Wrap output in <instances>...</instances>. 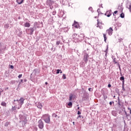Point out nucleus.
<instances>
[{
    "label": "nucleus",
    "instance_id": "nucleus-1",
    "mask_svg": "<svg viewBox=\"0 0 131 131\" xmlns=\"http://www.w3.org/2000/svg\"><path fill=\"white\" fill-rule=\"evenodd\" d=\"M72 36L75 42H80L84 39V34H80V35L74 34Z\"/></svg>",
    "mask_w": 131,
    "mask_h": 131
},
{
    "label": "nucleus",
    "instance_id": "nucleus-2",
    "mask_svg": "<svg viewBox=\"0 0 131 131\" xmlns=\"http://www.w3.org/2000/svg\"><path fill=\"white\" fill-rule=\"evenodd\" d=\"M24 98L21 97L19 99L14 100L13 101V105L16 106L17 109H20L21 107H22V105L23 104H24Z\"/></svg>",
    "mask_w": 131,
    "mask_h": 131
},
{
    "label": "nucleus",
    "instance_id": "nucleus-3",
    "mask_svg": "<svg viewBox=\"0 0 131 131\" xmlns=\"http://www.w3.org/2000/svg\"><path fill=\"white\" fill-rule=\"evenodd\" d=\"M41 118V119H42V120L45 121L46 123H48V124H50V123H51V118L50 115H43Z\"/></svg>",
    "mask_w": 131,
    "mask_h": 131
},
{
    "label": "nucleus",
    "instance_id": "nucleus-4",
    "mask_svg": "<svg viewBox=\"0 0 131 131\" xmlns=\"http://www.w3.org/2000/svg\"><path fill=\"white\" fill-rule=\"evenodd\" d=\"M38 126L39 128H40V129H42V128H43V126H44L43 122L42 121V120H41V119H40L38 121Z\"/></svg>",
    "mask_w": 131,
    "mask_h": 131
},
{
    "label": "nucleus",
    "instance_id": "nucleus-5",
    "mask_svg": "<svg viewBox=\"0 0 131 131\" xmlns=\"http://www.w3.org/2000/svg\"><path fill=\"white\" fill-rule=\"evenodd\" d=\"M33 73L35 75H36L37 74H38L39 73V70H38V69H35L33 71V73L31 74V75H30V80H32V74H33Z\"/></svg>",
    "mask_w": 131,
    "mask_h": 131
},
{
    "label": "nucleus",
    "instance_id": "nucleus-6",
    "mask_svg": "<svg viewBox=\"0 0 131 131\" xmlns=\"http://www.w3.org/2000/svg\"><path fill=\"white\" fill-rule=\"evenodd\" d=\"M89 57H90V55H89V54L85 53L84 54V57H83V61H84V63H85V64H86V63H88V58H89Z\"/></svg>",
    "mask_w": 131,
    "mask_h": 131
},
{
    "label": "nucleus",
    "instance_id": "nucleus-7",
    "mask_svg": "<svg viewBox=\"0 0 131 131\" xmlns=\"http://www.w3.org/2000/svg\"><path fill=\"white\" fill-rule=\"evenodd\" d=\"M35 28H34V27H33V28L31 27V28H30V29L26 30V31H28L31 35H32V34H33V32H34Z\"/></svg>",
    "mask_w": 131,
    "mask_h": 131
},
{
    "label": "nucleus",
    "instance_id": "nucleus-8",
    "mask_svg": "<svg viewBox=\"0 0 131 131\" xmlns=\"http://www.w3.org/2000/svg\"><path fill=\"white\" fill-rule=\"evenodd\" d=\"M112 58L113 60L114 64H116L117 65H118V66H119V69H120V65H119V62L117 61V60L116 59V58H114V56H112Z\"/></svg>",
    "mask_w": 131,
    "mask_h": 131
},
{
    "label": "nucleus",
    "instance_id": "nucleus-9",
    "mask_svg": "<svg viewBox=\"0 0 131 131\" xmlns=\"http://www.w3.org/2000/svg\"><path fill=\"white\" fill-rule=\"evenodd\" d=\"M73 27H75V28H79V29H80L81 28L78 23L75 21H74V24L73 25Z\"/></svg>",
    "mask_w": 131,
    "mask_h": 131
},
{
    "label": "nucleus",
    "instance_id": "nucleus-10",
    "mask_svg": "<svg viewBox=\"0 0 131 131\" xmlns=\"http://www.w3.org/2000/svg\"><path fill=\"white\" fill-rule=\"evenodd\" d=\"M112 15V10H110L106 11V12L105 13V16H106L107 17H110Z\"/></svg>",
    "mask_w": 131,
    "mask_h": 131
},
{
    "label": "nucleus",
    "instance_id": "nucleus-11",
    "mask_svg": "<svg viewBox=\"0 0 131 131\" xmlns=\"http://www.w3.org/2000/svg\"><path fill=\"white\" fill-rule=\"evenodd\" d=\"M106 32L108 33V35H112V32H113V29L111 27L109 29L106 30Z\"/></svg>",
    "mask_w": 131,
    "mask_h": 131
},
{
    "label": "nucleus",
    "instance_id": "nucleus-12",
    "mask_svg": "<svg viewBox=\"0 0 131 131\" xmlns=\"http://www.w3.org/2000/svg\"><path fill=\"white\" fill-rule=\"evenodd\" d=\"M47 6H49V7H52L53 4H54V2L51 0H48L46 3Z\"/></svg>",
    "mask_w": 131,
    "mask_h": 131
},
{
    "label": "nucleus",
    "instance_id": "nucleus-13",
    "mask_svg": "<svg viewBox=\"0 0 131 131\" xmlns=\"http://www.w3.org/2000/svg\"><path fill=\"white\" fill-rule=\"evenodd\" d=\"M89 94L87 93H84L83 95V100H88V98H89Z\"/></svg>",
    "mask_w": 131,
    "mask_h": 131
},
{
    "label": "nucleus",
    "instance_id": "nucleus-14",
    "mask_svg": "<svg viewBox=\"0 0 131 131\" xmlns=\"http://www.w3.org/2000/svg\"><path fill=\"white\" fill-rule=\"evenodd\" d=\"M37 107L39 109H41L42 108V104L40 102H38L37 104Z\"/></svg>",
    "mask_w": 131,
    "mask_h": 131
},
{
    "label": "nucleus",
    "instance_id": "nucleus-15",
    "mask_svg": "<svg viewBox=\"0 0 131 131\" xmlns=\"http://www.w3.org/2000/svg\"><path fill=\"white\" fill-rule=\"evenodd\" d=\"M23 2H24V0H16V3H17L18 5L23 4Z\"/></svg>",
    "mask_w": 131,
    "mask_h": 131
},
{
    "label": "nucleus",
    "instance_id": "nucleus-16",
    "mask_svg": "<svg viewBox=\"0 0 131 131\" xmlns=\"http://www.w3.org/2000/svg\"><path fill=\"white\" fill-rule=\"evenodd\" d=\"M73 99V94H71L69 96V101H72Z\"/></svg>",
    "mask_w": 131,
    "mask_h": 131
},
{
    "label": "nucleus",
    "instance_id": "nucleus-17",
    "mask_svg": "<svg viewBox=\"0 0 131 131\" xmlns=\"http://www.w3.org/2000/svg\"><path fill=\"white\" fill-rule=\"evenodd\" d=\"M24 26L25 27H29L30 26V24H29V23H26L24 24Z\"/></svg>",
    "mask_w": 131,
    "mask_h": 131
},
{
    "label": "nucleus",
    "instance_id": "nucleus-18",
    "mask_svg": "<svg viewBox=\"0 0 131 131\" xmlns=\"http://www.w3.org/2000/svg\"><path fill=\"white\" fill-rule=\"evenodd\" d=\"M103 37H104L105 42H106V41H107V36H106V34H103Z\"/></svg>",
    "mask_w": 131,
    "mask_h": 131
},
{
    "label": "nucleus",
    "instance_id": "nucleus-19",
    "mask_svg": "<svg viewBox=\"0 0 131 131\" xmlns=\"http://www.w3.org/2000/svg\"><path fill=\"white\" fill-rule=\"evenodd\" d=\"M68 105L69 106L70 108L72 107V102L70 101L68 103Z\"/></svg>",
    "mask_w": 131,
    "mask_h": 131
},
{
    "label": "nucleus",
    "instance_id": "nucleus-20",
    "mask_svg": "<svg viewBox=\"0 0 131 131\" xmlns=\"http://www.w3.org/2000/svg\"><path fill=\"white\" fill-rule=\"evenodd\" d=\"M1 105H2V106H4V107H6V106H7V103L6 102H5V101H3L1 103Z\"/></svg>",
    "mask_w": 131,
    "mask_h": 131
},
{
    "label": "nucleus",
    "instance_id": "nucleus-21",
    "mask_svg": "<svg viewBox=\"0 0 131 131\" xmlns=\"http://www.w3.org/2000/svg\"><path fill=\"white\" fill-rule=\"evenodd\" d=\"M99 24H102V22L99 21V19H97V26H96V27H99V28H100V27L99 26Z\"/></svg>",
    "mask_w": 131,
    "mask_h": 131
},
{
    "label": "nucleus",
    "instance_id": "nucleus-22",
    "mask_svg": "<svg viewBox=\"0 0 131 131\" xmlns=\"http://www.w3.org/2000/svg\"><path fill=\"white\" fill-rule=\"evenodd\" d=\"M120 80H121V81H124V76H122L120 77Z\"/></svg>",
    "mask_w": 131,
    "mask_h": 131
},
{
    "label": "nucleus",
    "instance_id": "nucleus-23",
    "mask_svg": "<svg viewBox=\"0 0 131 131\" xmlns=\"http://www.w3.org/2000/svg\"><path fill=\"white\" fill-rule=\"evenodd\" d=\"M112 114H113V115L114 116H116V112L115 111H113L112 112Z\"/></svg>",
    "mask_w": 131,
    "mask_h": 131
},
{
    "label": "nucleus",
    "instance_id": "nucleus-24",
    "mask_svg": "<svg viewBox=\"0 0 131 131\" xmlns=\"http://www.w3.org/2000/svg\"><path fill=\"white\" fill-rule=\"evenodd\" d=\"M18 108V106H17V107H16V105H14V106H12V111H15V110H16V108Z\"/></svg>",
    "mask_w": 131,
    "mask_h": 131
},
{
    "label": "nucleus",
    "instance_id": "nucleus-25",
    "mask_svg": "<svg viewBox=\"0 0 131 131\" xmlns=\"http://www.w3.org/2000/svg\"><path fill=\"white\" fill-rule=\"evenodd\" d=\"M126 117L127 118V119H128V117L131 119V116L129 114H127V115H126Z\"/></svg>",
    "mask_w": 131,
    "mask_h": 131
},
{
    "label": "nucleus",
    "instance_id": "nucleus-26",
    "mask_svg": "<svg viewBox=\"0 0 131 131\" xmlns=\"http://www.w3.org/2000/svg\"><path fill=\"white\" fill-rule=\"evenodd\" d=\"M9 124H10V122H7L6 123H5L4 126L6 127H8L9 126Z\"/></svg>",
    "mask_w": 131,
    "mask_h": 131
},
{
    "label": "nucleus",
    "instance_id": "nucleus-27",
    "mask_svg": "<svg viewBox=\"0 0 131 131\" xmlns=\"http://www.w3.org/2000/svg\"><path fill=\"white\" fill-rule=\"evenodd\" d=\"M62 42L61 41H56V46H59V45H61Z\"/></svg>",
    "mask_w": 131,
    "mask_h": 131
},
{
    "label": "nucleus",
    "instance_id": "nucleus-28",
    "mask_svg": "<svg viewBox=\"0 0 131 131\" xmlns=\"http://www.w3.org/2000/svg\"><path fill=\"white\" fill-rule=\"evenodd\" d=\"M4 27H5V28L8 29V28H9V27H10V25H9V24H6V25H5L4 26Z\"/></svg>",
    "mask_w": 131,
    "mask_h": 131
},
{
    "label": "nucleus",
    "instance_id": "nucleus-29",
    "mask_svg": "<svg viewBox=\"0 0 131 131\" xmlns=\"http://www.w3.org/2000/svg\"><path fill=\"white\" fill-rule=\"evenodd\" d=\"M120 17H121V18H124V13H121Z\"/></svg>",
    "mask_w": 131,
    "mask_h": 131
},
{
    "label": "nucleus",
    "instance_id": "nucleus-30",
    "mask_svg": "<svg viewBox=\"0 0 131 131\" xmlns=\"http://www.w3.org/2000/svg\"><path fill=\"white\" fill-rule=\"evenodd\" d=\"M118 104L119 106H121V101H120V100L119 99V98H118Z\"/></svg>",
    "mask_w": 131,
    "mask_h": 131
},
{
    "label": "nucleus",
    "instance_id": "nucleus-31",
    "mask_svg": "<svg viewBox=\"0 0 131 131\" xmlns=\"http://www.w3.org/2000/svg\"><path fill=\"white\" fill-rule=\"evenodd\" d=\"M61 71V70L59 69H57L56 70V74H59V73H60V72Z\"/></svg>",
    "mask_w": 131,
    "mask_h": 131
},
{
    "label": "nucleus",
    "instance_id": "nucleus-32",
    "mask_svg": "<svg viewBox=\"0 0 131 131\" xmlns=\"http://www.w3.org/2000/svg\"><path fill=\"white\" fill-rule=\"evenodd\" d=\"M109 104H110V106H112L113 104V105H114V101H110Z\"/></svg>",
    "mask_w": 131,
    "mask_h": 131
},
{
    "label": "nucleus",
    "instance_id": "nucleus-33",
    "mask_svg": "<svg viewBox=\"0 0 131 131\" xmlns=\"http://www.w3.org/2000/svg\"><path fill=\"white\" fill-rule=\"evenodd\" d=\"M62 78L63 79H66V75H65V74L62 75Z\"/></svg>",
    "mask_w": 131,
    "mask_h": 131
},
{
    "label": "nucleus",
    "instance_id": "nucleus-34",
    "mask_svg": "<svg viewBox=\"0 0 131 131\" xmlns=\"http://www.w3.org/2000/svg\"><path fill=\"white\" fill-rule=\"evenodd\" d=\"M10 82H11V83L12 84H14V83H16V81H15V80H11V81H10Z\"/></svg>",
    "mask_w": 131,
    "mask_h": 131
},
{
    "label": "nucleus",
    "instance_id": "nucleus-35",
    "mask_svg": "<svg viewBox=\"0 0 131 131\" xmlns=\"http://www.w3.org/2000/svg\"><path fill=\"white\" fill-rule=\"evenodd\" d=\"M105 53H106L105 56H106L107 53H108V46H107V48H106V50L105 51Z\"/></svg>",
    "mask_w": 131,
    "mask_h": 131
},
{
    "label": "nucleus",
    "instance_id": "nucleus-36",
    "mask_svg": "<svg viewBox=\"0 0 131 131\" xmlns=\"http://www.w3.org/2000/svg\"><path fill=\"white\" fill-rule=\"evenodd\" d=\"M117 25H118V27H121V23H117Z\"/></svg>",
    "mask_w": 131,
    "mask_h": 131
},
{
    "label": "nucleus",
    "instance_id": "nucleus-37",
    "mask_svg": "<svg viewBox=\"0 0 131 131\" xmlns=\"http://www.w3.org/2000/svg\"><path fill=\"white\" fill-rule=\"evenodd\" d=\"M103 97H104V100H106V99H107V98H108V96H107L105 94H103Z\"/></svg>",
    "mask_w": 131,
    "mask_h": 131
},
{
    "label": "nucleus",
    "instance_id": "nucleus-38",
    "mask_svg": "<svg viewBox=\"0 0 131 131\" xmlns=\"http://www.w3.org/2000/svg\"><path fill=\"white\" fill-rule=\"evenodd\" d=\"M52 116H53V117H57V116H58V115H57V114H56L55 113H53V114H52Z\"/></svg>",
    "mask_w": 131,
    "mask_h": 131
},
{
    "label": "nucleus",
    "instance_id": "nucleus-39",
    "mask_svg": "<svg viewBox=\"0 0 131 131\" xmlns=\"http://www.w3.org/2000/svg\"><path fill=\"white\" fill-rule=\"evenodd\" d=\"M4 49H2L0 48V54H4V51H3Z\"/></svg>",
    "mask_w": 131,
    "mask_h": 131
},
{
    "label": "nucleus",
    "instance_id": "nucleus-40",
    "mask_svg": "<svg viewBox=\"0 0 131 131\" xmlns=\"http://www.w3.org/2000/svg\"><path fill=\"white\" fill-rule=\"evenodd\" d=\"M122 40H123V38H119V42H121V41H122Z\"/></svg>",
    "mask_w": 131,
    "mask_h": 131
},
{
    "label": "nucleus",
    "instance_id": "nucleus-41",
    "mask_svg": "<svg viewBox=\"0 0 131 131\" xmlns=\"http://www.w3.org/2000/svg\"><path fill=\"white\" fill-rule=\"evenodd\" d=\"M117 13H118V11L117 10L115 11L113 13V15L114 16H115V15L114 14H117Z\"/></svg>",
    "mask_w": 131,
    "mask_h": 131
},
{
    "label": "nucleus",
    "instance_id": "nucleus-42",
    "mask_svg": "<svg viewBox=\"0 0 131 131\" xmlns=\"http://www.w3.org/2000/svg\"><path fill=\"white\" fill-rule=\"evenodd\" d=\"M89 10L91 11V12H92V11H93V7H89Z\"/></svg>",
    "mask_w": 131,
    "mask_h": 131
},
{
    "label": "nucleus",
    "instance_id": "nucleus-43",
    "mask_svg": "<svg viewBox=\"0 0 131 131\" xmlns=\"http://www.w3.org/2000/svg\"><path fill=\"white\" fill-rule=\"evenodd\" d=\"M10 68L11 69H14V66H13V65H10Z\"/></svg>",
    "mask_w": 131,
    "mask_h": 131
},
{
    "label": "nucleus",
    "instance_id": "nucleus-44",
    "mask_svg": "<svg viewBox=\"0 0 131 131\" xmlns=\"http://www.w3.org/2000/svg\"><path fill=\"white\" fill-rule=\"evenodd\" d=\"M3 92H4V90H1V91H0V98H1V97H2V93H3Z\"/></svg>",
    "mask_w": 131,
    "mask_h": 131
},
{
    "label": "nucleus",
    "instance_id": "nucleus-45",
    "mask_svg": "<svg viewBox=\"0 0 131 131\" xmlns=\"http://www.w3.org/2000/svg\"><path fill=\"white\" fill-rule=\"evenodd\" d=\"M77 114H78V115H80V114H81V112H80V111H78L77 112Z\"/></svg>",
    "mask_w": 131,
    "mask_h": 131
},
{
    "label": "nucleus",
    "instance_id": "nucleus-46",
    "mask_svg": "<svg viewBox=\"0 0 131 131\" xmlns=\"http://www.w3.org/2000/svg\"><path fill=\"white\" fill-rule=\"evenodd\" d=\"M1 50H3V52H5V51L6 50V47H5L3 48H2Z\"/></svg>",
    "mask_w": 131,
    "mask_h": 131
},
{
    "label": "nucleus",
    "instance_id": "nucleus-47",
    "mask_svg": "<svg viewBox=\"0 0 131 131\" xmlns=\"http://www.w3.org/2000/svg\"><path fill=\"white\" fill-rule=\"evenodd\" d=\"M122 90L123 92H125V88H124V86H122Z\"/></svg>",
    "mask_w": 131,
    "mask_h": 131
},
{
    "label": "nucleus",
    "instance_id": "nucleus-48",
    "mask_svg": "<svg viewBox=\"0 0 131 131\" xmlns=\"http://www.w3.org/2000/svg\"><path fill=\"white\" fill-rule=\"evenodd\" d=\"M18 78H21V77H22V74H19V75L18 76Z\"/></svg>",
    "mask_w": 131,
    "mask_h": 131
},
{
    "label": "nucleus",
    "instance_id": "nucleus-49",
    "mask_svg": "<svg viewBox=\"0 0 131 131\" xmlns=\"http://www.w3.org/2000/svg\"><path fill=\"white\" fill-rule=\"evenodd\" d=\"M56 11H53V12H52V15H56Z\"/></svg>",
    "mask_w": 131,
    "mask_h": 131
},
{
    "label": "nucleus",
    "instance_id": "nucleus-50",
    "mask_svg": "<svg viewBox=\"0 0 131 131\" xmlns=\"http://www.w3.org/2000/svg\"><path fill=\"white\" fill-rule=\"evenodd\" d=\"M124 113H125V115H127V113L126 112V111H125V110H124Z\"/></svg>",
    "mask_w": 131,
    "mask_h": 131
},
{
    "label": "nucleus",
    "instance_id": "nucleus-51",
    "mask_svg": "<svg viewBox=\"0 0 131 131\" xmlns=\"http://www.w3.org/2000/svg\"><path fill=\"white\" fill-rule=\"evenodd\" d=\"M122 86H124V81H122Z\"/></svg>",
    "mask_w": 131,
    "mask_h": 131
},
{
    "label": "nucleus",
    "instance_id": "nucleus-52",
    "mask_svg": "<svg viewBox=\"0 0 131 131\" xmlns=\"http://www.w3.org/2000/svg\"><path fill=\"white\" fill-rule=\"evenodd\" d=\"M103 4H101L99 5V8H103V6H102Z\"/></svg>",
    "mask_w": 131,
    "mask_h": 131
},
{
    "label": "nucleus",
    "instance_id": "nucleus-53",
    "mask_svg": "<svg viewBox=\"0 0 131 131\" xmlns=\"http://www.w3.org/2000/svg\"><path fill=\"white\" fill-rule=\"evenodd\" d=\"M129 10L130 12H131V5L129 6Z\"/></svg>",
    "mask_w": 131,
    "mask_h": 131
},
{
    "label": "nucleus",
    "instance_id": "nucleus-54",
    "mask_svg": "<svg viewBox=\"0 0 131 131\" xmlns=\"http://www.w3.org/2000/svg\"><path fill=\"white\" fill-rule=\"evenodd\" d=\"M108 88H111V84H108L107 85Z\"/></svg>",
    "mask_w": 131,
    "mask_h": 131
},
{
    "label": "nucleus",
    "instance_id": "nucleus-55",
    "mask_svg": "<svg viewBox=\"0 0 131 131\" xmlns=\"http://www.w3.org/2000/svg\"><path fill=\"white\" fill-rule=\"evenodd\" d=\"M79 117V118H81V115H79L78 116L77 119H78V118Z\"/></svg>",
    "mask_w": 131,
    "mask_h": 131
},
{
    "label": "nucleus",
    "instance_id": "nucleus-56",
    "mask_svg": "<svg viewBox=\"0 0 131 131\" xmlns=\"http://www.w3.org/2000/svg\"><path fill=\"white\" fill-rule=\"evenodd\" d=\"M24 81L25 82H26V81H27V80L26 79H24Z\"/></svg>",
    "mask_w": 131,
    "mask_h": 131
},
{
    "label": "nucleus",
    "instance_id": "nucleus-57",
    "mask_svg": "<svg viewBox=\"0 0 131 131\" xmlns=\"http://www.w3.org/2000/svg\"><path fill=\"white\" fill-rule=\"evenodd\" d=\"M20 82H21V83H23V79L20 80Z\"/></svg>",
    "mask_w": 131,
    "mask_h": 131
},
{
    "label": "nucleus",
    "instance_id": "nucleus-58",
    "mask_svg": "<svg viewBox=\"0 0 131 131\" xmlns=\"http://www.w3.org/2000/svg\"><path fill=\"white\" fill-rule=\"evenodd\" d=\"M89 92H91V90H92V88H89Z\"/></svg>",
    "mask_w": 131,
    "mask_h": 131
},
{
    "label": "nucleus",
    "instance_id": "nucleus-59",
    "mask_svg": "<svg viewBox=\"0 0 131 131\" xmlns=\"http://www.w3.org/2000/svg\"><path fill=\"white\" fill-rule=\"evenodd\" d=\"M97 12H98V13H99V12H100V9H98L97 10Z\"/></svg>",
    "mask_w": 131,
    "mask_h": 131
},
{
    "label": "nucleus",
    "instance_id": "nucleus-60",
    "mask_svg": "<svg viewBox=\"0 0 131 131\" xmlns=\"http://www.w3.org/2000/svg\"><path fill=\"white\" fill-rule=\"evenodd\" d=\"M79 109H80V107H77V110H79Z\"/></svg>",
    "mask_w": 131,
    "mask_h": 131
},
{
    "label": "nucleus",
    "instance_id": "nucleus-61",
    "mask_svg": "<svg viewBox=\"0 0 131 131\" xmlns=\"http://www.w3.org/2000/svg\"><path fill=\"white\" fill-rule=\"evenodd\" d=\"M50 9L52 10V9H53V8H52V6H50Z\"/></svg>",
    "mask_w": 131,
    "mask_h": 131
},
{
    "label": "nucleus",
    "instance_id": "nucleus-62",
    "mask_svg": "<svg viewBox=\"0 0 131 131\" xmlns=\"http://www.w3.org/2000/svg\"><path fill=\"white\" fill-rule=\"evenodd\" d=\"M45 84L47 85V84H48V82H46Z\"/></svg>",
    "mask_w": 131,
    "mask_h": 131
},
{
    "label": "nucleus",
    "instance_id": "nucleus-63",
    "mask_svg": "<svg viewBox=\"0 0 131 131\" xmlns=\"http://www.w3.org/2000/svg\"><path fill=\"white\" fill-rule=\"evenodd\" d=\"M59 73H62V72L61 70H60V71Z\"/></svg>",
    "mask_w": 131,
    "mask_h": 131
},
{
    "label": "nucleus",
    "instance_id": "nucleus-64",
    "mask_svg": "<svg viewBox=\"0 0 131 131\" xmlns=\"http://www.w3.org/2000/svg\"><path fill=\"white\" fill-rule=\"evenodd\" d=\"M130 114H131V110H130V112H129Z\"/></svg>",
    "mask_w": 131,
    "mask_h": 131
}]
</instances>
